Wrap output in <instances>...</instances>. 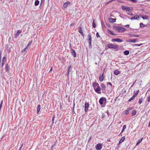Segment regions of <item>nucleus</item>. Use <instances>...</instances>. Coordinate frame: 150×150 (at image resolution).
<instances>
[{
    "label": "nucleus",
    "instance_id": "nucleus-1",
    "mask_svg": "<svg viewBox=\"0 0 150 150\" xmlns=\"http://www.w3.org/2000/svg\"><path fill=\"white\" fill-rule=\"evenodd\" d=\"M114 28L115 30L119 33L124 32L126 30L125 28L119 26H116Z\"/></svg>",
    "mask_w": 150,
    "mask_h": 150
},
{
    "label": "nucleus",
    "instance_id": "nucleus-2",
    "mask_svg": "<svg viewBox=\"0 0 150 150\" xmlns=\"http://www.w3.org/2000/svg\"><path fill=\"white\" fill-rule=\"evenodd\" d=\"M108 47L109 48H113L114 49H116L118 48L119 46L117 45H114L111 43H109L107 45Z\"/></svg>",
    "mask_w": 150,
    "mask_h": 150
},
{
    "label": "nucleus",
    "instance_id": "nucleus-3",
    "mask_svg": "<svg viewBox=\"0 0 150 150\" xmlns=\"http://www.w3.org/2000/svg\"><path fill=\"white\" fill-rule=\"evenodd\" d=\"M106 101V99L105 97H103L100 98L99 100V103L100 105H102L104 104H105Z\"/></svg>",
    "mask_w": 150,
    "mask_h": 150
},
{
    "label": "nucleus",
    "instance_id": "nucleus-4",
    "mask_svg": "<svg viewBox=\"0 0 150 150\" xmlns=\"http://www.w3.org/2000/svg\"><path fill=\"white\" fill-rule=\"evenodd\" d=\"M102 144L101 143H98L96 144V148L97 150H100L102 148Z\"/></svg>",
    "mask_w": 150,
    "mask_h": 150
},
{
    "label": "nucleus",
    "instance_id": "nucleus-5",
    "mask_svg": "<svg viewBox=\"0 0 150 150\" xmlns=\"http://www.w3.org/2000/svg\"><path fill=\"white\" fill-rule=\"evenodd\" d=\"M88 41L89 44V47L91 46V41H92V37L90 34H89L88 35Z\"/></svg>",
    "mask_w": 150,
    "mask_h": 150
},
{
    "label": "nucleus",
    "instance_id": "nucleus-6",
    "mask_svg": "<svg viewBox=\"0 0 150 150\" xmlns=\"http://www.w3.org/2000/svg\"><path fill=\"white\" fill-rule=\"evenodd\" d=\"M70 48L72 55H73L74 57H76V53L75 51L71 47H70Z\"/></svg>",
    "mask_w": 150,
    "mask_h": 150
},
{
    "label": "nucleus",
    "instance_id": "nucleus-7",
    "mask_svg": "<svg viewBox=\"0 0 150 150\" xmlns=\"http://www.w3.org/2000/svg\"><path fill=\"white\" fill-rule=\"evenodd\" d=\"M138 41V40L137 39H129L126 40L127 42H136Z\"/></svg>",
    "mask_w": 150,
    "mask_h": 150
},
{
    "label": "nucleus",
    "instance_id": "nucleus-8",
    "mask_svg": "<svg viewBox=\"0 0 150 150\" xmlns=\"http://www.w3.org/2000/svg\"><path fill=\"white\" fill-rule=\"evenodd\" d=\"M94 89L95 91L97 93L100 94L101 93V92L100 91L101 90V88L100 86H99L97 88H95Z\"/></svg>",
    "mask_w": 150,
    "mask_h": 150
},
{
    "label": "nucleus",
    "instance_id": "nucleus-9",
    "mask_svg": "<svg viewBox=\"0 0 150 150\" xmlns=\"http://www.w3.org/2000/svg\"><path fill=\"white\" fill-rule=\"evenodd\" d=\"M112 42H122L123 41L122 40L120 39L119 38H116V39H113L112 40Z\"/></svg>",
    "mask_w": 150,
    "mask_h": 150
},
{
    "label": "nucleus",
    "instance_id": "nucleus-10",
    "mask_svg": "<svg viewBox=\"0 0 150 150\" xmlns=\"http://www.w3.org/2000/svg\"><path fill=\"white\" fill-rule=\"evenodd\" d=\"M101 89L103 91V93H104L105 92V86L104 84L103 83H101Z\"/></svg>",
    "mask_w": 150,
    "mask_h": 150
},
{
    "label": "nucleus",
    "instance_id": "nucleus-11",
    "mask_svg": "<svg viewBox=\"0 0 150 150\" xmlns=\"http://www.w3.org/2000/svg\"><path fill=\"white\" fill-rule=\"evenodd\" d=\"M70 2L69 1H67L66 2L64 3L63 6V8L64 9L66 8L68 6V5L70 4Z\"/></svg>",
    "mask_w": 150,
    "mask_h": 150
},
{
    "label": "nucleus",
    "instance_id": "nucleus-12",
    "mask_svg": "<svg viewBox=\"0 0 150 150\" xmlns=\"http://www.w3.org/2000/svg\"><path fill=\"white\" fill-rule=\"evenodd\" d=\"M89 107V103L86 102L85 104V111L86 112L88 110Z\"/></svg>",
    "mask_w": 150,
    "mask_h": 150
},
{
    "label": "nucleus",
    "instance_id": "nucleus-13",
    "mask_svg": "<svg viewBox=\"0 0 150 150\" xmlns=\"http://www.w3.org/2000/svg\"><path fill=\"white\" fill-rule=\"evenodd\" d=\"M104 73H103L102 74H101L99 76V80L100 82L102 81L104 79V77L103 76Z\"/></svg>",
    "mask_w": 150,
    "mask_h": 150
},
{
    "label": "nucleus",
    "instance_id": "nucleus-14",
    "mask_svg": "<svg viewBox=\"0 0 150 150\" xmlns=\"http://www.w3.org/2000/svg\"><path fill=\"white\" fill-rule=\"evenodd\" d=\"M139 18V16L138 15H136L130 18V19L133 20H138Z\"/></svg>",
    "mask_w": 150,
    "mask_h": 150
},
{
    "label": "nucleus",
    "instance_id": "nucleus-15",
    "mask_svg": "<svg viewBox=\"0 0 150 150\" xmlns=\"http://www.w3.org/2000/svg\"><path fill=\"white\" fill-rule=\"evenodd\" d=\"M21 31L20 30H18L17 33L16 34L15 36L14 37L15 38H17L18 37L19 35V34L21 33Z\"/></svg>",
    "mask_w": 150,
    "mask_h": 150
},
{
    "label": "nucleus",
    "instance_id": "nucleus-16",
    "mask_svg": "<svg viewBox=\"0 0 150 150\" xmlns=\"http://www.w3.org/2000/svg\"><path fill=\"white\" fill-rule=\"evenodd\" d=\"M99 86L98 83H97L94 82L93 83V86L94 89Z\"/></svg>",
    "mask_w": 150,
    "mask_h": 150
},
{
    "label": "nucleus",
    "instance_id": "nucleus-17",
    "mask_svg": "<svg viewBox=\"0 0 150 150\" xmlns=\"http://www.w3.org/2000/svg\"><path fill=\"white\" fill-rule=\"evenodd\" d=\"M6 61V57H4L3 58L2 62L1 64V66L2 67H3Z\"/></svg>",
    "mask_w": 150,
    "mask_h": 150
},
{
    "label": "nucleus",
    "instance_id": "nucleus-18",
    "mask_svg": "<svg viewBox=\"0 0 150 150\" xmlns=\"http://www.w3.org/2000/svg\"><path fill=\"white\" fill-rule=\"evenodd\" d=\"M108 19L109 21L111 23L115 22L116 20V18H110Z\"/></svg>",
    "mask_w": 150,
    "mask_h": 150
},
{
    "label": "nucleus",
    "instance_id": "nucleus-19",
    "mask_svg": "<svg viewBox=\"0 0 150 150\" xmlns=\"http://www.w3.org/2000/svg\"><path fill=\"white\" fill-rule=\"evenodd\" d=\"M122 9L123 10H125L126 11H127L129 10V7H126L124 6H122Z\"/></svg>",
    "mask_w": 150,
    "mask_h": 150
},
{
    "label": "nucleus",
    "instance_id": "nucleus-20",
    "mask_svg": "<svg viewBox=\"0 0 150 150\" xmlns=\"http://www.w3.org/2000/svg\"><path fill=\"white\" fill-rule=\"evenodd\" d=\"M141 17L144 20H145V19L149 20V17L148 16H146V15H144V16H141Z\"/></svg>",
    "mask_w": 150,
    "mask_h": 150
},
{
    "label": "nucleus",
    "instance_id": "nucleus-21",
    "mask_svg": "<svg viewBox=\"0 0 150 150\" xmlns=\"http://www.w3.org/2000/svg\"><path fill=\"white\" fill-rule=\"evenodd\" d=\"M114 73L115 75H117L120 73V72L118 70L116 69L114 70Z\"/></svg>",
    "mask_w": 150,
    "mask_h": 150
},
{
    "label": "nucleus",
    "instance_id": "nucleus-22",
    "mask_svg": "<svg viewBox=\"0 0 150 150\" xmlns=\"http://www.w3.org/2000/svg\"><path fill=\"white\" fill-rule=\"evenodd\" d=\"M40 105H38L37 107V113L38 114L40 110Z\"/></svg>",
    "mask_w": 150,
    "mask_h": 150
},
{
    "label": "nucleus",
    "instance_id": "nucleus-23",
    "mask_svg": "<svg viewBox=\"0 0 150 150\" xmlns=\"http://www.w3.org/2000/svg\"><path fill=\"white\" fill-rule=\"evenodd\" d=\"M9 67L8 64H6L5 67V70L6 72L9 71Z\"/></svg>",
    "mask_w": 150,
    "mask_h": 150
},
{
    "label": "nucleus",
    "instance_id": "nucleus-24",
    "mask_svg": "<svg viewBox=\"0 0 150 150\" xmlns=\"http://www.w3.org/2000/svg\"><path fill=\"white\" fill-rule=\"evenodd\" d=\"M108 32L110 34L113 35H115L116 34L115 33H114L111 30H110L109 29L108 30Z\"/></svg>",
    "mask_w": 150,
    "mask_h": 150
},
{
    "label": "nucleus",
    "instance_id": "nucleus-25",
    "mask_svg": "<svg viewBox=\"0 0 150 150\" xmlns=\"http://www.w3.org/2000/svg\"><path fill=\"white\" fill-rule=\"evenodd\" d=\"M125 139V137H122V138L121 139H120V140L119 141V143L120 144L122 143L124 141Z\"/></svg>",
    "mask_w": 150,
    "mask_h": 150
},
{
    "label": "nucleus",
    "instance_id": "nucleus-26",
    "mask_svg": "<svg viewBox=\"0 0 150 150\" xmlns=\"http://www.w3.org/2000/svg\"><path fill=\"white\" fill-rule=\"evenodd\" d=\"M143 100V98L142 97L140 98L139 99V102H138L140 104L142 102Z\"/></svg>",
    "mask_w": 150,
    "mask_h": 150
},
{
    "label": "nucleus",
    "instance_id": "nucleus-27",
    "mask_svg": "<svg viewBox=\"0 0 150 150\" xmlns=\"http://www.w3.org/2000/svg\"><path fill=\"white\" fill-rule=\"evenodd\" d=\"M143 140V137L141 139H139L137 142V143L136 144V146H137L139 145V144L142 142Z\"/></svg>",
    "mask_w": 150,
    "mask_h": 150
},
{
    "label": "nucleus",
    "instance_id": "nucleus-28",
    "mask_svg": "<svg viewBox=\"0 0 150 150\" xmlns=\"http://www.w3.org/2000/svg\"><path fill=\"white\" fill-rule=\"evenodd\" d=\"M39 3H40V2L38 0H36L35 1V3H34V4H35V6H37L39 5Z\"/></svg>",
    "mask_w": 150,
    "mask_h": 150
},
{
    "label": "nucleus",
    "instance_id": "nucleus-29",
    "mask_svg": "<svg viewBox=\"0 0 150 150\" xmlns=\"http://www.w3.org/2000/svg\"><path fill=\"white\" fill-rule=\"evenodd\" d=\"M126 128V125H124L123 126V128H122V132H121L120 133V135L123 132V131L125 130V129Z\"/></svg>",
    "mask_w": 150,
    "mask_h": 150
},
{
    "label": "nucleus",
    "instance_id": "nucleus-30",
    "mask_svg": "<svg viewBox=\"0 0 150 150\" xmlns=\"http://www.w3.org/2000/svg\"><path fill=\"white\" fill-rule=\"evenodd\" d=\"M124 53L125 55H128L129 54V52L128 50H125L124 52Z\"/></svg>",
    "mask_w": 150,
    "mask_h": 150
},
{
    "label": "nucleus",
    "instance_id": "nucleus-31",
    "mask_svg": "<svg viewBox=\"0 0 150 150\" xmlns=\"http://www.w3.org/2000/svg\"><path fill=\"white\" fill-rule=\"evenodd\" d=\"M130 37H139V35H136L135 34H132L130 35Z\"/></svg>",
    "mask_w": 150,
    "mask_h": 150
},
{
    "label": "nucleus",
    "instance_id": "nucleus-32",
    "mask_svg": "<svg viewBox=\"0 0 150 150\" xmlns=\"http://www.w3.org/2000/svg\"><path fill=\"white\" fill-rule=\"evenodd\" d=\"M28 47L27 46L22 51V52H23L24 53H25V52L28 49Z\"/></svg>",
    "mask_w": 150,
    "mask_h": 150
},
{
    "label": "nucleus",
    "instance_id": "nucleus-33",
    "mask_svg": "<svg viewBox=\"0 0 150 150\" xmlns=\"http://www.w3.org/2000/svg\"><path fill=\"white\" fill-rule=\"evenodd\" d=\"M146 26V25L142 23H140V27L141 28H144Z\"/></svg>",
    "mask_w": 150,
    "mask_h": 150
},
{
    "label": "nucleus",
    "instance_id": "nucleus-34",
    "mask_svg": "<svg viewBox=\"0 0 150 150\" xmlns=\"http://www.w3.org/2000/svg\"><path fill=\"white\" fill-rule=\"evenodd\" d=\"M136 110H133L132 111V116H134L135 115V114H136Z\"/></svg>",
    "mask_w": 150,
    "mask_h": 150
},
{
    "label": "nucleus",
    "instance_id": "nucleus-35",
    "mask_svg": "<svg viewBox=\"0 0 150 150\" xmlns=\"http://www.w3.org/2000/svg\"><path fill=\"white\" fill-rule=\"evenodd\" d=\"M127 11V13L128 15L133 16V14L132 13L131 11H130L129 10V11Z\"/></svg>",
    "mask_w": 150,
    "mask_h": 150
},
{
    "label": "nucleus",
    "instance_id": "nucleus-36",
    "mask_svg": "<svg viewBox=\"0 0 150 150\" xmlns=\"http://www.w3.org/2000/svg\"><path fill=\"white\" fill-rule=\"evenodd\" d=\"M139 91V90H138L134 94V95L133 96L134 98H135V97L137 96V95H138V93Z\"/></svg>",
    "mask_w": 150,
    "mask_h": 150
},
{
    "label": "nucleus",
    "instance_id": "nucleus-37",
    "mask_svg": "<svg viewBox=\"0 0 150 150\" xmlns=\"http://www.w3.org/2000/svg\"><path fill=\"white\" fill-rule=\"evenodd\" d=\"M78 31L79 33L83 31L82 30V28L81 27H79L78 28Z\"/></svg>",
    "mask_w": 150,
    "mask_h": 150
},
{
    "label": "nucleus",
    "instance_id": "nucleus-38",
    "mask_svg": "<svg viewBox=\"0 0 150 150\" xmlns=\"http://www.w3.org/2000/svg\"><path fill=\"white\" fill-rule=\"evenodd\" d=\"M93 26L94 28L96 27V23H94V20H93Z\"/></svg>",
    "mask_w": 150,
    "mask_h": 150
},
{
    "label": "nucleus",
    "instance_id": "nucleus-39",
    "mask_svg": "<svg viewBox=\"0 0 150 150\" xmlns=\"http://www.w3.org/2000/svg\"><path fill=\"white\" fill-rule=\"evenodd\" d=\"M71 68H72V67H71V65H69L68 67L67 71H69L70 72V69H71Z\"/></svg>",
    "mask_w": 150,
    "mask_h": 150
},
{
    "label": "nucleus",
    "instance_id": "nucleus-40",
    "mask_svg": "<svg viewBox=\"0 0 150 150\" xmlns=\"http://www.w3.org/2000/svg\"><path fill=\"white\" fill-rule=\"evenodd\" d=\"M129 113V111L127 110H125V113L126 115H127Z\"/></svg>",
    "mask_w": 150,
    "mask_h": 150
},
{
    "label": "nucleus",
    "instance_id": "nucleus-41",
    "mask_svg": "<svg viewBox=\"0 0 150 150\" xmlns=\"http://www.w3.org/2000/svg\"><path fill=\"white\" fill-rule=\"evenodd\" d=\"M135 98H134L133 96L129 100H128L129 101H131L133 99H134Z\"/></svg>",
    "mask_w": 150,
    "mask_h": 150
},
{
    "label": "nucleus",
    "instance_id": "nucleus-42",
    "mask_svg": "<svg viewBox=\"0 0 150 150\" xmlns=\"http://www.w3.org/2000/svg\"><path fill=\"white\" fill-rule=\"evenodd\" d=\"M130 1L134 3H136L137 1V0H130Z\"/></svg>",
    "mask_w": 150,
    "mask_h": 150
},
{
    "label": "nucleus",
    "instance_id": "nucleus-43",
    "mask_svg": "<svg viewBox=\"0 0 150 150\" xmlns=\"http://www.w3.org/2000/svg\"><path fill=\"white\" fill-rule=\"evenodd\" d=\"M32 42V41H30L27 45V46L28 47L30 45H31Z\"/></svg>",
    "mask_w": 150,
    "mask_h": 150
},
{
    "label": "nucleus",
    "instance_id": "nucleus-44",
    "mask_svg": "<svg viewBox=\"0 0 150 150\" xmlns=\"http://www.w3.org/2000/svg\"><path fill=\"white\" fill-rule=\"evenodd\" d=\"M55 117V116L54 115H53V116L52 119V124L54 122V119Z\"/></svg>",
    "mask_w": 150,
    "mask_h": 150
},
{
    "label": "nucleus",
    "instance_id": "nucleus-45",
    "mask_svg": "<svg viewBox=\"0 0 150 150\" xmlns=\"http://www.w3.org/2000/svg\"><path fill=\"white\" fill-rule=\"evenodd\" d=\"M133 109V108L132 107H129L127 108V110L129 111L131 110H132Z\"/></svg>",
    "mask_w": 150,
    "mask_h": 150
},
{
    "label": "nucleus",
    "instance_id": "nucleus-46",
    "mask_svg": "<svg viewBox=\"0 0 150 150\" xmlns=\"http://www.w3.org/2000/svg\"><path fill=\"white\" fill-rule=\"evenodd\" d=\"M75 103H74V104H73V109H72V111L73 112H74V107H75Z\"/></svg>",
    "mask_w": 150,
    "mask_h": 150
},
{
    "label": "nucleus",
    "instance_id": "nucleus-47",
    "mask_svg": "<svg viewBox=\"0 0 150 150\" xmlns=\"http://www.w3.org/2000/svg\"><path fill=\"white\" fill-rule=\"evenodd\" d=\"M142 44H134L133 45L134 46H140Z\"/></svg>",
    "mask_w": 150,
    "mask_h": 150
},
{
    "label": "nucleus",
    "instance_id": "nucleus-48",
    "mask_svg": "<svg viewBox=\"0 0 150 150\" xmlns=\"http://www.w3.org/2000/svg\"><path fill=\"white\" fill-rule=\"evenodd\" d=\"M2 104H3V100H2L1 103H0V108H1V107H2Z\"/></svg>",
    "mask_w": 150,
    "mask_h": 150
},
{
    "label": "nucleus",
    "instance_id": "nucleus-49",
    "mask_svg": "<svg viewBox=\"0 0 150 150\" xmlns=\"http://www.w3.org/2000/svg\"><path fill=\"white\" fill-rule=\"evenodd\" d=\"M96 36L97 37V38H100V36L99 35V33H98L97 32L96 34Z\"/></svg>",
    "mask_w": 150,
    "mask_h": 150
},
{
    "label": "nucleus",
    "instance_id": "nucleus-50",
    "mask_svg": "<svg viewBox=\"0 0 150 150\" xmlns=\"http://www.w3.org/2000/svg\"><path fill=\"white\" fill-rule=\"evenodd\" d=\"M107 85H109L110 86H112V83L110 82H108L107 83Z\"/></svg>",
    "mask_w": 150,
    "mask_h": 150
},
{
    "label": "nucleus",
    "instance_id": "nucleus-51",
    "mask_svg": "<svg viewBox=\"0 0 150 150\" xmlns=\"http://www.w3.org/2000/svg\"><path fill=\"white\" fill-rule=\"evenodd\" d=\"M147 101L149 102L150 101V96H148V97H147Z\"/></svg>",
    "mask_w": 150,
    "mask_h": 150
},
{
    "label": "nucleus",
    "instance_id": "nucleus-52",
    "mask_svg": "<svg viewBox=\"0 0 150 150\" xmlns=\"http://www.w3.org/2000/svg\"><path fill=\"white\" fill-rule=\"evenodd\" d=\"M69 71H67V73L66 74V75H67V76L69 75Z\"/></svg>",
    "mask_w": 150,
    "mask_h": 150
},
{
    "label": "nucleus",
    "instance_id": "nucleus-53",
    "mask_svg": "<svg viewBox=\"0 0 150 150\" xmlns=\"http://www.w3.org/2000/svg\"><path fill=\"white\" fill-rule=\"evenodd\" d=\"M105 116V115L103 113H102V118H104Z\"/></svg>",
    "mask_w": 150,
    "mask_h": 150
},
{
    "label": "nucleus",
    "instance_id": "nucleus-54",
    "mask_svg": "<svg viewBox=\"0 0 150 150\" xmlns=\"http://www.w3.org/2000/svg\"><path fill=\"white\" fill-rule=\"evenodd\" d=\"M45 1V0H41V1L40 5L42 4V3H44Z\"/></svg>",
    "mask_w": 150,
    "mask_h": 150
},
{
    "label": "nucleus",
    "instance_id": "nucleus-55",
    "mask_svg": "<svg viewBox=\"0 0 150 150\" xmlns=\"http://www.w3.org/2000/svg\"><path fill=\"white\" fill-rule=\"evenodd\" d=\"M125 27L126 28H128L129 27V25H126L125 26Z\"/></svg>",
    "mask_w": 150,
    "mask_h": 150
},
{
    "label": "nucleus",
    "instance_id": "nucleus-56",
    "mask_svg": "<svg viewBox=\"0 0 150 150\" xmlns=\"http://www.w3.org/2000/svg\"><path fill=\"white\" fill-rule=\"evenodd\" d=\"M83 36L84 35L83 32V31L82 32H81V33H80Z\"/></svg>",
    "mask_w": 150,
    "mask_h": 150
},
{
    "label": "nucleus",
    "instance_id": "nucleus-57",
    "mask_svg": "<svg viewBox=\"0 0 150 150\" xmlns=\"http://www.w3.org/2000/svg\"><path fill=\"white\" fill-rule=\"evenodd\" d=\"M83 36L84 35L83 32V31L82 32H81V33H80Z\"/></svg>",
    "mask_w": 150,
    "mask_h": 150
},
{
    "label": "nucleus",
    "instance_id": "nucleus-58",
    "mask_svg": "<svg viewBox=\"0 0 150 150\" xmlns=\"http://www.w3.org/2000/svg\"><path fill=\"white\" fill-rule=\"evenodd\" d=\"M52 69H53V68H52V67L49 71V72H50L52 71Z\"/></svg>",
    "mask_w": 150,
    "mask_h": 150
},
{
    "label": "nucleus",
    "instance_id": "nucleus-59",
    "mask_svg": "<svg viewBox=\"0 0 150 150\" xmlns=\"http://www.w3.org/2000/svg\"><path fill=\"white\" fill-rule=\"evenodd\" d=\"M23 144H22L21 145V146L20 147V149H19V150H21V148H22V146H23Z\"/></svg>",
    "mask_w": 150,
    "mask_h": 150
},
{
    "label": "nucleus",
    "instance_id": "nucleus-60",
    "mask_svg": "<svg viewBox=\"0 0 150 150\" xmlns=\"http://www.w3.org/2000/svg\"><path fill=\"white\" fill-rule=\"evenodd\" d=\"M114 1V0H110L109 2H108V3H110V2H112V1Z\"/></svg>",
    "mask_w": 150,
    "mask_h": 150
},
{
    "label": "nucleus",
    "instance_id": "nucleus-61",
    "mask_svg": "<svg viewBox=\"0 0 150 150\" xmlns=\"http://www.w3.org/2000/svg\"><path fill=\"white\" fill-rule=\"evenodd\" d=\"M148 127H150V121H149V124L148 125Z\"/></svg>",
    "mask_w": 150,
    "mask_h": 150
},
{
    "label": "nucleus",
    "instance_id": "nucleus-62",
    "mask_svg": "<svg viewBox=\"0 0 150 150\" xmlns=\"http://www.w3.org/2000/svg\"><path fill=\"white\" fill-rule=\"evenodd\" d=\"M117 97H116V98H115V100L117 99Z\"/></svg>",
    "mask_w": 150,
    "mask_h": 150
},
{
    "label": "nucleus",
    "instance_id": "nucleus-63",
    "mask_svg": "<svg viewBox=\"0 0 150 150\" xmlns=\"http://www.w3.org/2000/svg\"><path fill=\"white\" fill-rule=\"evenodd\" d=\"M90 150H92V149H90Z\"/></svg>",
    "mask_w": 150,
    "mask_h": 150
}]
</instances>
